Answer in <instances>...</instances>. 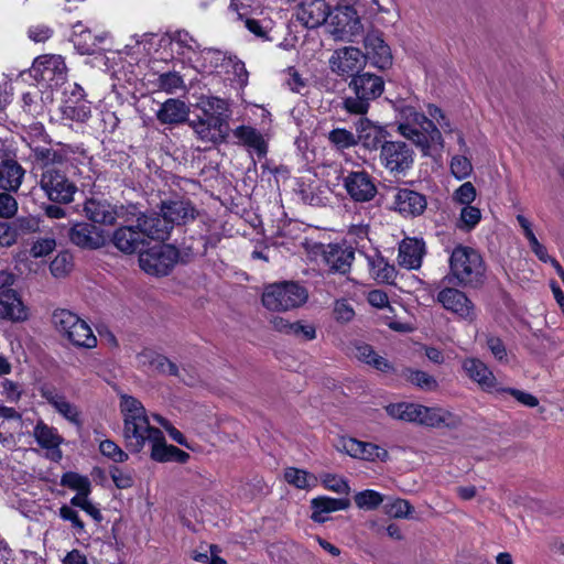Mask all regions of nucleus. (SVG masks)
Returning a JSON list of instances; mask_svg holds the SVG:
<instances>
[{
  "instance_id": "obj_31",
  "label": "nucleus",
  "mask_w": 564,
  "mask_h": 564,
  "mask_svg": "<svg viewBox=\"0 0 564 564\" xmlns=\"http://www.w3.org/2000/svg\"><path fill=\"white\" fill-rule=\"evenodd\" d=\"M354 356L357 360L368 365L369 367L380 371L389 372L393 370L392 364L383 356L379 355L370 345L365 343H356L354 345Z\"/></svg>"
},
{
  "instance_id": "obj_36",
  "label": "nucleus",
  "mask_w": 564,
  "mask_h": 564,
  "mask_svg": "<svg viewBox=\"0 0 564 564\" xmlns=\"http://www.w3.org/2000/svg\"><path fill=\"white\" fill-rule=\"evenodd\" d=\"M235 137L239 139L245 145L254 150L259 156H264L267 153V142L262 134L252 127H239L234 132Z\"/></svg>"
},
{
  "instance_id": "obj_1",
  "label": "nucleus",
  "mask_w": 564,
  "mask_h": 564,
  "mask_svg": "<svg viewBox=\"0 0 564 564\" xmlns=\"http://www.w3.org/2000/svg\"><path fill=\"white\" fill-rule=\"evenodd\" d=\"M120 411L123 417V438L126 446L133 453L150 446V457L159 463L176 462L184 464L189 454L174 445H169L163 432L150 424L143 404L131 395H121Z\"/></svg>"
},
{
  "instance_id": "obj_46",
  "label": "nucleus",
  "mask_w": 564,
  "mask_h": 564,
  "mask_svg": "<svg viewBox=\"0 0 564 564\" xmlns=\"http://www.w3.org/2000/svg\"><path fill=\"white\" fill-rule=\"evenodd\" d=\"M73 269V257L68 252L58 253L50 264L51 273L55 278H65Z\"/></svg>"
},
{
  "instance_id": "obj_17",
  "label": "nucleus",
  "mask_w": 564,
  "mask_h": 564,
  "mask_svg": "<svg viewBox=\"0 0 564 564\" xmlns=\"http://www.w3.org/2000/svg\"><path fill=\"white\" fill-rule=\"evenodd\" d=\"M391 207L405 217L419 216L426 208V199L417 192L400 188L392 194Z\"/></svg>"
},
{
  "instance_id": "obj_39",
  "label": "nucleus",
  "mask_w": 564,
  "mask_h": 564,
  "mask_svg": "<svg viewBox=\"0 0 564 564\" xmlns=\"http://www.w3.org/2000/svg\"><path fill=\"white\" fill-rule=\"evenodd\" d=\"M420 404L411 402L391 403L386 406L387 413L397 420L416 423Z\"/></svg>"
},
{
  "instance_id": "obj_41",
  "label": "nucleus",
  "mask_w": 564,
  "mask_h": 564,
  "mask_svg": "<svg viewBox=\"0 0 564 564\" xmlns=\"http://www.w3.org/2000/svg\"><path fill=\"white\" fill-rule=\"evenodd\" d=\"M402 377L410 383L426 391H434L438 387L434 377L421 370H414L411 368L404 369Z\"/></svg>"
},
{
  "instance_id": "obj_50",
  "label": "nucleus",
  "mask_w": 564,
  "mask_h": 564,
  "mask_svg": "<svg viewBox=\"0 0 564 564\" xmlns=\"http://www.w3.org/2000/svg\"><path fill=\"white\" fill-rule=\"evenodd\" d=\"M329 141L339 150L357 144L355 134L346 129H335L329 133Z\"/></svg>"
},
{
  "instance_id": "obj_9",
  "label": "nucleus",
  "mask_w": 564,
  "mask_h": 564,
  "mask_svg": "<svg viewBox=\"0 0 564 564\" xmlns=\"http://www.w3.org/2000/svg\"><path fill=\"white\" fill-rule=\"evenodd\" d=\"M177 250L171 245L156 241L145 250L140 251V268L152 275H165L176 263Z\"/></svg>"
},
{
  "instance_id": "obj_22",
  "label": "nucleus",
  "mask_w": 564,
  "mask_h": 564,
  "mask_svg": "<svg viewBox=\"0 0 564 564\" xmlns=\"http://www.w3.org/2000/svg\"><path fill=\"white\" fill-rule=\"evenodd\" d=\"M329 8L324 0H301L296 9V19L306 28L326 25Z\"/></svg>"
},
{
  "instance_id": "obj_29",
  "label": "nucleus",
  "mask_w": 564,
  "mask_h": 564,
  "mask_svg": "<svg viewBox=\"0 0 564 564\" xmlns=\"http://www.w3.org/2000/svg\"><path fill=\"white\" fill-rule=\"evenodd\" d=\"M0 318L23 322L28 318V308L13 290L0 293Z\"/></svg>"
},
{
  "instance_id": "obj_21",
  "label": "nucleus",
  "mask_w": 564,
  "mask_h": 564,
  "mask_svg": "<svg viewBox=\"0 0 564 564\" xmlns=\"http://www.w3.org/2000/svg\"><path fill=\"white\" fill-rule=\"evenodd\" d=\"M437 301L445 310L453 312L464 319L473 321L476 317L473 303L459 290H442L437 295Z\"/></svg>"
},
{
  "instance_id": "obj_64",
  "label": "nucleus",
  "mask_w": 564,
  "mask_h": 564,
  "mask_svg": "<svg viewBox=\"0 0 564 564\" xmlns=\"http://www.w3.org/2000/svg\"><path fill=\"white\" fill-rule=\"evenodd\" d=\"M182 78L176 74H164L160 77V87L167 91L173 93L182 86Z\"/></svg>"
},
{
  "instance_id": "obj_63",
  "label": "nucleus",
  "mask_w": 564,
  "mask_h": 564,
  "mask_svg": "<svg viewBox=\"0 0 564 564\" xmlns=\"http://www.w3.org/2000/svg\"><path fill=\"white\" fill-rule=\"evenodd\" d=\"M367 300L369 304L377 308L388 307L391 311L389 305V299L386 292L381 290H372L368 293Z\"/></svg>"
},
{
  "instance_id": "obj_47",
  "label": "nucleus",
  "mask_w": 564,
  "mask_h": 564,
  "mask_svg": "<svg viewBox=\"0 0 564 564\" xmlns=\"http://www.w3.org/2000/svg\"><path fill=\"white\" fill-rule=\"evenodd\" d=\"M62 485L76 490L77 494L89 495L90 481L87 477L76 473H66L61 480Z\"/></svg>"
},
{
  "instance_id": "obj_37",
  "label": "nucleus",
  "mask_w": 564,
  "mask_h": 564,
  "mask_svg": "<svg viewBox=\"0 0 564 564\" xmlns=\"http://www.w3.org/2000/svg\"><path fill=\"white\" fill-rule=\"evenodd\" d=\"M349 502L347 500L334 499L328 497H319L312 500V519L316 522H324L323 513L347 509Z\"/></svg>"
},
{
  "instance_id": "obj_49",
  "label": "nucleus",
  "mask_w": 564,
  "mask_h": 564,
  "mask_svg": "<svg viewBox=\"0 0 564 564\" xmlns=\"http://www.w3.org/2000/svg\"><path fill=\"white\" fill-rule=\"evenodd\" d=\"M321 482L322 485L336 494H344L348 495L350 491V487L348 486L347 481L335 474H323L321 475Z\"/></svg>"
},
{
  "instance_id": "obj_24",
  "label": "nucleus",
  "mask_w": 564,
  "mask_h": 564,
  "mask_svg": "<svg viewBox=\"0 0 564 564\" xmlns=\"http://www.w3.org/2000/svg\"><path fill=\"white\" fill-rule=\"evenodd\" d=\"M121 210L104 199L90 198L84 204V214L94 225H113Z\"/></svg>"
},
{
  "instance_id": "obj_13",
  "label": "nucleus",
  "mask_w": 564,
  "mask_h": 564,
  "mask_svg": "<svg viewBox=\"0 0 564 564\" xmlns=\"http://www.w3.org/2000/svg\"><path fill=\"white\" fill-rule=\"evenodd\" d=\"M145 215L137 218V225H126L118 228L112 235V242L117 249L124 253H133L137 250H141L142 246L148 243V240H154L152 237L147 235L143 226V219Z\"/></svg>"
},
{
  "instance_id": "obj_7",
  "label": "nucleus",
  "mask_w": 564,
  "mask_h": 564,
  "mask_svg": "<svg viewBox=\"0 0 564 564\" xmlns=\"http://www.w3.org/2000/svg\"><path fill=\"white\" fill-rule=\"evenodd\" d=\"M53 324L59 334L76 346L93 348L97 344V338L89 325L67 310L55 311Z\"/></svg>"
},
{
  "instance_id": "obj_25",
  "label": "nucleus",
  "mask_w": 564,
  "mask_h": 564,
  "mask_svg": "<svg viewBox=\"0 0 564 564\" xmlns=\"http://www.w3.org/2000/svg\"><path fill=\"white\" fill-rule=\"evenodd\" d=\"M365 50L364 56H367V62L380 68L386 69L392 63V55L390 47L384 43L383 39L377 33H369L365 37Z\"/></svg>"
},
{
  "instance_id": "obj_44",
  "label": "nucleus",
  "mask_w": 564,
  "mask_h": 564,
  "mask_svg": "<svg viewBox=\"0 0 564 564\" xmlns=\"http://www.w3.org/2000/svg\"><path fill=\"white\" fill-rule=\"evenodd\" d=\"M354 501L360 509L375 510L384 501V497L378 491L367 489L356 494Z\"/></svg>"
},
{
  "instance_id": "obj_10",
  "label": "nucleus",
  "mask_w": 564,
  "mask_h": 564,
  "mask_svg": "<svg viewBox=\"0 0 564 564\" xmlns=\"http://www.w3.org/2000/svg\"><path fill=\"white\" fill-rule=\"evenodd\" d=\"M325 26L334 37L339 40L358 35L364 30L357 11L350 6H338L329 11Z\"/></svg>"
},
{
  "instance_id": "obj_28",
  "label": "nucleus",
  "mask_w": 564,
  "mask_h": 564,
  "mask_svg": "<svg viewBox=\"0 0 564 564\" xmlns=\"http://www.w3.org/2000/svg\"><path fill=\"white\" fill-rule=\"evenodd\" d=\"M466 375L475 381L482 390L492 391L497 387V379L492 371L477 358H467L463 362Z\"/></svg>"
},
{
  "instance_id": "obj_53",
  "label": "nucleus",
  "mask_w": 564,
  "mask_h": 564,
  "mask_svg": "<svg viewBox=\"0 0 564 564\" xmlns=\"http://www.w3.org/2000/svg\"><path fill=\"white\" fill-rule=\"evenodd\" d=\"M19 229L13 223L0 221V248H10L17 243Z\"/></svg>"
},
{
  "instance_id": "obj_40",
  "label": "nucleus",
  "mask_w": 564,
  "mask_h": 564,
  "mask_svg": "<svg viewBox=\"0 0 564 564\" xmlns=\"http://www.w3.org/2000/svg\"><path fill=\"white\" fill-rule=\"evenodd\" d=\"M284 479L288 484L293 485L299 489H310L317 485L318 479L316 476L297 468H286L284 471Z\"/></svg>"
},
{
  "instance_id": "obj_33",
  "label": "nucleus",
  "mask_w": 564,
  "mask_h": 564,
  "mask_svg": "<svg viewBox=\"0 0 564 564\" xmlns=\"http://www.w3.org/2000/svg\"><path fill=\"white\" fill-rule=\"evenodd\" d=\"M188 107L178 99H167L156 113L158 120L163 124L181 123L187 119Z\"/></svg>"
},
{
  "instance_id": "obj_56",
  "label": "nucleus",
  "mask_w": 564,
  "mask_h": 564,
  "mask_svg": "<svg viewBox=\"0 0 564 564\" xmlns=\"http://www.w3.org/2000/svg\"><path fill=\"white\" fill-rule=\"evenodd\" d=\"M56 247V242L52 238H40L34 241L30 248V254L33 258H42L48 256Z\"/></svg>"
},
{
  "instance_id": "obj_14",
  "label": "nucleus",
  "mask_w": 564,
  "mask_h": 564,
  "mask_svg": "<svg viewBox=\"0 0 564 564\" xmlns=\"http://www.w3.org/2000/svg\"><path fill=\"white\" fill-rule=\"evenodd\" d=\"M380 160L392 173H402L413 163V152L403 142L388 141L381 145Z\"/></svg>"
},
{
  "instance_id": "obj_6",
  "label": "nucleus",
  "mask_w": 564,
  "mask_h": 564,
  "mask_svg": "<svg viewBox=\"0 0 564 564\" xmlns=\"http://www.w3.org/2000/svg\"><path fill=\"white\" fill-rule=\"evenodd\" d=\"M348 87L352 90L354 96L344 98V109L349 113L362 116L368 112L370 101L381 96L384 83L375 74L362 73L354 76Z\"/></svg>"
},
{
  "instance_id": "obj_61",
  "label": "nucleus",
  "mask_w": 564,
  "mask_h": 564,
  "mask_svg": "<svg viewBox=\"0 0 564 564\" xmlns=\"http://www.w3.org/2000/svg\"><path fill=\"white\" fill-rule=\"evenodd\" d=\"M198 106L204 113L203 117H208L210 113H215L221 117L225 109L223 100L213 97L202 98Z\"/></svg>"
},
{
  "instance_id": "obj_57",
  "label": "nucleus",
  "mask_w": 564,
  "mask_h": 564,
  "mask_svg": "<svg viewBox=\"0 0 564 564\" xmlns=\"http://www.w3.org/2000/svg\"><path fill=\"white\" fill-rule=\"evenodd\" d=\"M97 39L93 37L89 31H83L82 33H75L74 43L78 47L82 54H91L97 45Z\"/></svg>"
},
{
  "instance_id": "obj_20",
  "label": "nucleus",
  "mask_w": 564,
  "mask_h": 564,
  "mask_svg": "<svg viewBox=\"0 0 564 564\" xmlns=\"http://www.w3.org/2000/svg\"><path fill=\"white\" fill-rule=\"evenodd\" d=\"M41 397L65 420L79 426L82 424L80 411L67 398L53 387H42Z\"/></svg>"
},
{
  "instance_id": "obj_16",
  "label": "nucleus",
  "mask_w": 564,
  "mask_h": 564,
  "mask_svg": "<svg viewBox=\"0 0 564 564\" xmlns=\"http://www.w3.org/2000/svg\"><path fill=\"white\" fill-rule=\"evenodd\" d=\"M108 238V232L94 224L77 223L69 230L70 241L84 249H98Z\"/></svg>"
},
{
  "instance_id": "obj_30",
  "label": "nucleus",
  "mask_w": 564,
  "mask_h": 564,
  "mask_svg": "<svg viewBox=\"0 0 564 564\" xmlns=\"http://www.w3.org/2000/svg\"><path fill=\"white\" fill-rule=\"evenodd\" d=\"M137 364L139 367L145 368L150 371H158L161 373L177 375V367L167 358L156 354L151 349H143L137 355Z\"/></svg>"
},
{
  "instance_id": "obj_15",
  "label": "nucleus",
  "mask_w": 564,
  "mask_h": 564,
  "mask_svg": "<svg viewBox=\"0 0 564 564\" xmlns=\"http://www.w3.org/2000/svg\"><path fill=\"white\" fill-rule=\"evenodd\" d=\"M34 77L51 85L63 84L66 79V65L61 55H42L32 65Z\"/></svg>"
},
{
  "instance_id": "obj_35",
  "label": "nucleus",
  "mask_w": 564,
  "mask_h": 564,
  "mask_svg": "<svg viewBox=\"0 0 564 564\" xmlns=\"http://www.w3.org/2000/svg\"><path fill=\"white\" fill-rule=\"evenodd\" d=\"M325 258L330 269L346 273L354 261L355 253L350 248L329 246Z\"/></svg>"
},
{
  "instance_id": "obj_58",
  "label": "nucleus",
  "mask_w": 564,
  "mask_h": 564,
  "mask_svg": "<svg viewBox=\"0 0 564 564\" xmlns=\"http://www.w3.org/2000/svg\"><path fill=\"white\" fill-rule=\"evenodd\" d=\"M487 348L494 355V357L502 364L509 362V356L503 341L498 337H488L486 341Z\"/></svg>"
},
{
  "instance_id": "obj_11",
  "label": "nucleus",
  "mask_w": 564,
  "mask_h": 564,
  "mask_svg": "<svg viewBox=\"0 0 564 564\" xmlns=\"http://www.w3.org/2000/svg\"><path fill=\"white\" fill-rule=\"evenodd\" d=\"M366 64L367 56H364V52L355 46L337 48L328 58L330 72L345 79L356 76L365 68Z\"/></svg>"
},
{
  "instance_id": "obj_19",
  "label": "nucleus",
  "mask_w": 564,
  "mask_h": 564,
  "mask_svg": "<svg viewBox=\"0 0 564 564\" xmlns=\"http://www.w3.org/2000/svg\"><path fill=\"white\" fill-rule=\"evenodd\" d=\"M191 124L195 133L205 142H221L225 140L228 131L225 120L215 113H210L208 117H200Z\"/></svg>"
},
{
  "instance_id": "obj_48",
  "label": "nucleus",
  "mask_w": 564,
  "mask_h": 564,
  "mask_svg": "<svg viewBox=\"0 0 564 564\" xmlns=\"http://www.w3.org/2000/svg\"><path fill=\"white\" fill-rule=\"evenodd\" d=\"M193 560L202 563L209 564H226L227 560L219 556V550L215 545L200 546L198 551L194 552Z\"/></svg>"
},
{
  "instance_id": "obj_2",
  "label": "nucleus",
  "mask_w": 564,
  "mask_h": 564,
  "mask_svg": "<svg viewBox=\"0 0 564 564\" xmlns=\"http://www.w3.org/2000/svg\"><path fill=\"white\" fill-rule=\"evenodd\" d=\"M427 113L431 119L413 107L404 106L400 109L398 123V132L420 148L424 154H427L432 145L442 143L440 129L444 132L453 131L449 120L438 107L429 105Z\"/></svg>"
},
{
  "instance_id": "obj_54",
  "label": "nucleus",
  "mask_w": 564,
  "mask_h": 564,
  "mask_svg": "<svg viewBox=\"0 0 564 564\" xmlns=\"http://www.w3.org/2000/svg\"><path fill=\"white\" fill-rule=\"evenodd\" d=\"M476 195L475 186L470 182H465L453 193V200L460 205L470 206Z\"/></svg>"
},
{
  "instance_id": "obj_8",
  "label": "nucleus",
  "mask_w": 564,
  "mask_h": 564,
  "mask_svg": "<svg viewBox=\"0 0 564 564\" xmlns=\"http://www.w3.org/2000/svg\"><path fill=\"white\" fill-rule=\"evenodd\" d=\"M451 270L462 283L478 282L484 274V261L479 252L470 247H456L449 259Z\"/></svg>"
},
{
  "instance_id": "obj_5",
  "label": "nucleus",
  "mask_w": 564,
  "mask_h": 564,
  "mask_svg": "<svg viewBox=\"0 0 564 564\" xmlns=\"http://www.w3.org/2000/svg\"><path fill=\"white\" fill-rule=\"evenodd\" d=\"M308 299L307 290L295 281L264 285L261 302L271 312L283 313L301 307Z\"/></svg>"
},
{
  "instance_id": "obj_38",
  "label": "nucleus",
  "mask_w": 564,
  "mask_h": 564,
  "mask_svg": "<svg viewBox=\"0 0 564 564\" xmlns=\"http://www.w3.org/2000/svg\"><path fill=\"white\" fill-rule=\"evenodd\" d=\"M33 435L36 442L45 448H56L63 441L62 436L57 433V430L47 425L43 421H39L36 423Z\"/></svg>"
},
{
  "instance_id": "obj_45",
  "label": "nucleus",
  "mask_w": 564,
  "mask_h": 564,
  "mask_svg": "<svg viewBox=\"0 0 564 564\" xmlns=\"http://www.w3.org/2000/svg\"><path fill=\"white\" fill-rule=\"evenodd\" d=\"M449 170L454 177L457 180H465L470 176L473 165L470 160L464 154L453 155L449 161Z\"/></svg>"
},
{
  "instance_id": "obj_42",
  "label": "nucleus",
  "mask_w": 564,
  "mask_h": 564,
  "mask_svg": "<svg viewBox=\"0 0 564 564\" xmlns=\"http://www.w3.org/2000/svg\"><path fill=\"white\" fill-rule=\"evenodd\" d=\"M370 271L376 280L397 284V273L394 267L388 264L382 258H378L377 260L370 262Z\"/></svg>"
},
{
  "instance_id": "obj_27",
  "label": "nucleus",
  "mask_w": 564,
  "mask_h": 564,
  "mask_svg": "<svg viewBox=\"0 0 564 564\" xmlns=\"http://www.w3.org/2000/svg\"><path fill=\"white\" fill-rule=\"evenodd\" d=\"M21 430V415L12 408L0 406V442L8 447L14 446L15 435Z\"/></svg>"
},
{
  "instance_id": "obj_60",
  "label": "nucleus",
  "mask_w": 564,
  "mask_h": 564,
  "mask_svg": "<svg viewBox=\"0 0 564 564\" xmlns=\"http://www.w3.org/2000/svg\"><path fill=\"white\" fill-rule=\"evenodd\" d=\"M110 476L115 485L120 489H127L133 485V476L130 470L112 467L110 469Z\"/></svg>"
},
{
  "instance_id": "obj_51",
  "label": "nucleus",
  "mask_w": 564,
  "mask_h": 564,
  "mask_svg": "<svg viewBox=\"0 0 564 564\" xmlns=\"http://www.w3.org/2000/svg\"><path fill=\"white\" fill-rule=\"evenodd\" d=\"M481 213L477 207L465 206L460 210V216L457 226L460 229L470 230L479 223Z\"/></svg>"
},
{
  "instance_id": "obj_34",
  "label": "nucleus",
  "mask_w": 564,
  "mask_h": 564,
  "mask_svg": "<svg viewBox=\"0 0 564 564\" xmlns=\"http://www.w3.org/2000/svg\"><path fill=\"white\" fill-rule=\"evenodd\" d=\"M356 131L358 137L357 142L361 141L368 149H377L384 138V130L381 127L373 124L367 118H360L356 123Z\"/></svg>"
},
{
  "instance_id": "obj_55",
  "label": "nucleus",
  "mask_w": 564,
  "mask_h": 564,
  "mask_svg": "<svg viewBox=\"0 0 564 564\" xmlns=\"http://www.w3.org/2000/svg\"><path fill=\"white\" fill-rule=\"evenodd\" d=\"M333 315L339 323H349L355 317V311L346 300H337L334 303Z\"/></svg>"
},
{
  "instance_id": "obj_4",
  "label": "nucleus",
  "mask_w": 564,
  "mask_h": 564,
  "mask_svg": "<svg viewBox=\"0 0 564 564\" xmlns=\"http://www.w3.org/2000/svg\"><path fill=\"white\" fill-rule=\"evenodd\" d=\"M141 224L149 237L158 240H164L170 229L176 225H185L196 217V209L186 199H172L162 203L161 216L156 214L145 215Z\"/></svg>"
},
{
  "instance_id": "obj_32",
  "label": "nucleus",
  "mask_w": 564,
  "mask_h": 564,
  "mask_svg": "<svg viewBox=\"0 0 564 564\" xmlns=\"http://www.w3.org/2000/svg\"><path fill=\"white\" fill-rule=\"evenodd\" d=\"M24 169L14 160L0 163V187L8 192H17L24 177Z\"/></svg>"
},
{
  "instance_id": "obj_62",
  "label": "nucleus",
  "mask_w": 564,
  "mask_h": 564,
  "mask_svg": "<svg viewBox=\"0 0 564 564\" xmlns=\"http://www.w3.org/2000/svg\"><path fill=\"white\" fill-rule=\"evenodd\" d=\"M18 212V203L13 196L8 193L0 194V217L11 218Z\"/></svg>"
},
{
  "instance_id": "obj_18",
  "label": "nucleus",
  "mask_w": 564,
  "mask_h": 564,
  "mask_svg": "<svg viewBox=\"0 0 564 564\" xmlns=\"http://www.w3.org/2000/svg\"><path fill=\"white\" fill-rule=\"evenodd\" d=\"M344 185L355 202H369L377 194V187L371 176L364 171L349 173L345 177Z\"/></svg>"
},
{
  "instance_id": "obj_43",
  "label": "nucleus",
  "mask_w": 564,
  "mask_h": 564,
  "mask_svg": "<svg viewBox=\"0 0 564 564\" xmlns=\"http://www.w3.org/2000/svg\"><path fill=\"white\" fill-rule=\"evenodd\" d=\"M383 512L395 519H404L411 516L413 507L408 500L395 498L386 502Z\"/></svg>"
},
{
  "instance_id": "obj_26",
  "label": "nucleus",
  "mask_w": 564,
  "mask_h": 564,
  "mask_svg": "<svg viewBox=\"0 0 564 564\" xmlns=\"http://www.w3.org/2000/svg\"><path fill=\"white\" fill-rule=\"evenodd\" d=\"M425 243L417 238H404L399 245L398 263L400 267L415 270L422 265Z\"/></svg>"
},
{
  "instance_id": "obj_59",
  "label": "nucleus",
  "mask_w": 564,
  "mask_h": 564,
  "mask_svg": "<svg viewBox=\"0 0 564 564\" xmlns=\"http://www.w3.org/2000/svg\"><path fill=\"white\" fill-rule=\"evenodd\" d=\"M290 335L303 339V340H312L316 337V329L314 325L303 322H294L292 323Z\"/></svg>"
},
{
  "instance_id": "obj_52",
  "label": "nucleus",
  "mask_w": 564,
  "mask_h": 564,
  "mask_svg": "<svg viewBox=\"0 0 564 564\" xmlns=\"http://www.w3.org/2000/svg\"><path fill=\"white\" fill-rule=\"evenodd\" d=\"M99 451L100 453L116 462V463H123L128 459V454L122 451L113 441L111 440H105L102 442H100L99 444Z\"/></svg>"
},
{
  "instance_id": "obj_23",
  "label": "nucleus",
  "mask_w": 564,
  "mask_h": 564,
  "mask_svg": "<svg viewBox=\"0 0 564 564\" xmlns=\"http://www.w3.org/2000/svg\"><path fill=\"white\" fill-rule=\"evenodd\" d=\"M459 423V416L446 409L420 404L416 424L429 427H456Z\"/></svg>"
},
{
  "instance_id": "obj_3",
  "label": "nucleus",
  "mask_w": 564,
  "mask_h": 564,
  "mask_svg": "<svg viewBox=\"0 0 564 564\" xmlns=\"http://www.w3.org/2000/svg\"><path fill=\"white\" fill-rule=\"evenodd\" d=\"M34 159L42 169L39 183L46 197L58 204L73 202L77 186L65 174L66 156L52 149L37 148L34 150Z\"/></svg>"
},
{
  "instance_id": "obj_12",
  "label": "nucleus",
  "mask_w": 564,
  "mask_h": 564,
  "mask_svg": "<svg viewBox=\"0 0 564 564\" xmlns=\"http://www.w3.org/2000/svg\"><path fill=\"white\" fill-rule=\"evenodd\" d=\"M336 449L349 455L352 458L367 462H387L390 456L387 449L370 442L359 441L354 437L341 436L338 438Z\"/></svg>"
}]
</instances>
